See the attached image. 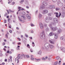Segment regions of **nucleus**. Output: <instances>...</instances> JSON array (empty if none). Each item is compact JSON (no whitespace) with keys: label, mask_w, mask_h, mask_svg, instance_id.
Wrapping results in <instances>:
<instances>
[{"label":"nucleus","mask_w":65,"mask_h":65,"mask_svg":"<svg viewBox=\"0 0 65 65\" xmlns=\"http://www.w3.org/2000/svg\"><path fill=\"white\" fill-rule=\"evenodd\" d=\"M56 13V17L58 18H60V17H61V13H60V12H59V15L58 16V13H55L54 14H55Z\"/></svg>","instance_id":"obj_4"},{"label":"nucleus","mask_w":65,"mask_h":65,"mask_svg":"<svg viewBox=\"0 0 65 65\" xmlns=\"http://www.w3.org/2000/svg\"><path fill=\"white\" fill-rule=\"evenodd\" d=\"M53 22L54 23H58V19L56 18H55L53 19Z\"/></svg>","instance_id":"obj_5"},{"label":"nucleus","mask_w":65,"mask_h":65,"mask_svg":"<svg viewBox=\"0 0 65 65\" xmlns=\"http://www.w3.org/2000/svg\"><path fill=\"white\" fill-rule=\"evenodd\" d=\"M46 30L47 31H48V30H49V29H48V28H46Z\"/></svg>","instance_id":"obj_36"},{"label":"nucleus","mask_w":65,"mask_h":65,"mask_svg":"<svg viewBox=\"0 0 65 65\" xmlns=\"http://www.w3.org/2000/svg\"><path fill=\"white\" fill-rule=\"evenodd\" d=\"M44 26H45V27H47V24H44Z\"/></svg>","instance_id":"obj_52"},{"label":"nucleus","mask_w":65,"mask_h":65,"mask_svg":"<svg viewBox=\"0 0 65 65\" xmlns=\"http://www.w3.org/2000/svg\"><path fill=\"white\" fill-rule=\"evenodd\" d=\"M10 59H11V61H12V56H10Z\"/></svg>","instance_id":"obj_40"},{"label":"nucleus","mask_w":65,"mask_h":65,"mask_svg":"<svg viewBox=\"0 0 65 65\" xmlns=\"http://www.w3.org/2000/svg\"><path fill=\"white\" fill-rule=\"evenodd\" d=\"M55 9L57 11V10H60V8H56Z\"/></svg>","instance_id":"obj_23"},{"label":"nucleus","mask_w":65,"mask_h":65,"mask_svg":"<svg viewBox=\"0 0 65 65\" xmlns=\"http://www.w3.org/2000/svg\"><path fill=\"white\" fill-rule=\"evenodd\" d=\"M53 14V13H49L48 14V16H52V15Z\"/></svg>","instance_id":"obj_17"},{"label":"nucleus","mask_w":65,"mask_h":65,"mask_svg":"<svg viewBox=\"0 0 65 65\" xmlns=\"http://www.w3.org/2000/svg\"><path fill=\"white\" fill-rule=\"evenodd\" d=\"M53 35H54V33L52 32H50L49 35V36H52Z\"/></svg>","instance_id":"obj_13"},{"label":"nucleus","mask_w":65,"mask_h":65,"mask_svg":"<svg viewBox=\"0 0 65 65\" xmlns=\"http://www.w3.org/2000/svg\"><path fill=\"white\" fill-rule=\"evenodd\" d=\"M40 7L42 9H43V8H44V5H42Z\"/></svg>","instance_id":"obj_19"},{"label":"nucleus","mask_w":65,"mask_h":65,"mask_svg":"<svg viewBox=\"0 0 65 65\" xmlns=\"http://www.w3.org/2000/svg\"><path fill=\"white\" fill-rule=\"evenodd\" d=\"M60 58V57L59 56H57L56 57V60H59Z\"/></svg>","instance_id":"obj_27"},{"label":"nucleus","mask_w":65,"mask_h":65,"mask_svg":"<svg viewBox=\"0 0 65 65\" xmlns=\"http://www.w3.org/2000/svg\"><path fill=\"white\" fill-rule=\"evenodd\" d=\"M31 27H33V26H34V25L32 23H31Z\"/></svg>","instance_id":"obj_34"},{"label":"nucleus","mask_w":65,"mask_h":65,"mask_svg":"<svg viewBox=\"0 0 65 65\" xmlns=\"http://www.w3.org/2000/svg\"><path fill=\"white\" fill-rule=\"evenodd\" d=\"M31 60H34V58H31Z\"/></svg>","instance_id":"obj_53"},{"label":"nucleus","mask_w":65,"mask_h":65,"mask_svg":"<svg viewBox=\"0 0 65 65\" xmlns=\"http://www.w3.org/2000/svg\"><path fill=\"white\" fill-rule=\"evenodd\" d=\"M37 60L39 62V61H40L41 60V59H37Z\"/></svg>","instance_id":"obj_35"},{"label":"nucleus","mask_w":65,"mask_h":65,"mask_svg":"<svg viewBox=\"0 0 65 65\" xmlns=\"http://www.w3.org/2000/svg\"><path fill=\"white\" fill-rule=\"evenodd\" d=\"M9 1L10 2V3H11V1H12V0H9Z\"/></svg>","instance_id":"obj_51"},{"label":"nucleus","mask_w":65,"mask_h":65,"mask_svg":"<svg viewBox=\"0 0 65 65\" xmlns=\"http://www.w3.org/2000/svg\"><path fill=\"white\" fill-rule=\"evenodd\" d=\"M21 43L19 42V43H18V45H19V44H21Z\"/></svg>","instance_id":"obj_60"},{"label":"nucleus","mask_w":65,"mask_h":65,"mask_svg":"<svg viewBox=\"0 0 65 65\" xmlns=\"http://www.w3.org/2000/svg\"><path fill=\"white\" fill-rule=\"evenodd\" d=\"M48 60H49V61H51V58H50V57H48Z\"/></svg>","instance_id":"obj_41"},{"label":"nucleus","mask_w":65,"mask_h":65,"mask_svg":"<svg viewBox=\"0 0 65 65\" xmlns=\"http://www.w3.org/2000/svg\"><path fill=\"white\" fill-rule=\"evenodd\" d=\"M12 44H15V41H14L13 42H12Z\"/></svg>","instance_id":"obj_43"},{"label":"nucleus","mask_w":65,"mask_h":65,"mask_svg":"<svg viewBox=\"0 0 65 65\" xmlns=\"http://www.w3.org/2000/svg\"><path fill=\"white\" fill-rule=\"evenodd\" d=\"M3 56V54L2 53H1L0 54V57H1V56Z\"/></svg>","instance_id":"obj_49"},{"label":"nucleus","mask_w":65,"mask_h":65,"mask_svg":"<svg viewBox=\"0 0 65 65\" xmlns=\"http://www.w3.org/2000/svg\"><path fill=\"white\" fill-rule=\"evenodd\" d=\"M53 2H54V3H55V2H56L57 1V0H52Z\"/></svg>","instance_id":"obj_26"},{"label":"nucleus","mask_w":65,"mask_h":65,"mask_svg":"<svg viewBox=\"0 0 65 65\" xmlns=\"http://www.w3.org/2000/svg\"><path fill=\"white\" fill-rule=\"evenodd\" d=\"M9 32H10V33H12V30H10Z\"/></svg>","instance_id":"obj_61"},{"label":"nucleus","mask_w":65,"mask_h":65,"mask_svg":"<svg viewBox=\"0 0 65 65\" xmlns=\"http://www.w3.org/2000/svg\"><path fill=\"white\" fill-rule=\"evenodd\" d=\"M39 19H41L42 18V15L40 14H39Z\"/></svg>","instance_id":"obj_16"},{"label":"nucleus","mask_w":65,"mask_h":65,"mask_svg":"<svg viewBox=\"0 0 65 65\" xmlns=\"http://www.w3.org/2000/svg\"><path fill=\"white\" fill-rule=\"evenodd\" d=\"M40 37L41 39H43L45 38V34H44V31L43 30L42 32L41 33Z\"/></svg>","instance_id":"obj_1"},{"label":"nucleus","mask_w":65,"mask_h":65,"mask_svg":"<svg viewBox=\"0 0 65 65\" xmlns=\"http://www.w3.org/2000/svg\"><path fill=\"white\" fill-rule=\"evenodd\" d=\"M58 6H60V7H62L63 6V4L62 3H60L59 4V5H58Z\"/></svg>","instance_id":"obj_15"},{"label":"nucleus","mask_w":65,"mask_h":65,"mask_svg":"<svg viewBox=\"0 0 65 65\" xmlns=\"http://www.w3.org/2000/svg\"><path fill=\"white\" fill-rule=\"evenodd\" d=\"M8 34H7L5 35L6 37V38H8Z\"/></svg>","instance_id":"obj_28"},{"label":"nucleus","mask_w":65,"mask_h":65,"mask_svg":"<svg viewBox=\"0 0 65 65\" xmlns=\"http://www.w3.org/2000/svg\"><path fill=\"white\" fill-rule=\"evenodd\" d=\"M55 39H57L58 37V35L57 34H55Z\"/></svg>","instance_id":"obj_14"},{"label":"nucleus","mask_w":65,"mask_h":65,"mask_svg":"<svg viewBox=\"0 0 65 65\" xmlns=\"http://www.w3.org/2000/svg\"><path fill=\"white\" fill-rule=\"evenodd\" d=\"M45 21L47 23H48L50 21V20L48 19L47 17H46L45 19Z\"/></svg>","instance_id":"obj_9"},{"label":"nucleus","mask_w":65,"mask_h":65,"mask_svg":"<svg viewBox=\"0 0 65 65\" xmlns=\"http://www.w3.org/2000/svg\"><path fill=\"white\" fill-rule=\"evenodd\" d=\"M49 20H52V18L51 17H47Z\"/></svg>","instance_id":"obj_20"},{"label":"nucleus","mask_w":65,"mask_h":65,"mask_svg":"<svg viewBox=\"0 0 65 65\" xmlns=\"http://www.w3.org/2000/svg\"><path fill=\"white\" fill-rule=\"evenodd\" d=\"M43 4L44 6H47V3L45 1H44L43 3Z\"/></svg>","instance_id":"obj_8"},{"label":"nucleus","mask_w":65,"mask_h":65,"mask_svg":"<svg viewBox=\"0 0 65 65\" xmlns=\"http://www.w3.org/2000/svg\"><path fill=\"white\" fill-rule=\"evenodd\" d=\"M22 13L23 15H25L26 14V13L24 12H22Z\"/></svg>","instance_id":"obj_30"},{"label":"nucleus","mask_w":65,"mask_h":65,"mask_svg":"<svg viewBox=\"0 0 65 65\" xmlns=\"http://www.w3.org/2000/svg\"><path fill=\"white\" fill-rule=\"evenodd\" d=\"M60 39L61 40H63L64 39V37H61L60 38Z\"/></svg>","instance_id":"obj_32"},{"label":"nucleus","mask_w":65,"mask_h":65,"mask_svg":"<svg viewBox=\"0 0 65 65\" xmlns=\"http://www.w3.org/2000/svg\"><path fill=\"white\" fill-rule=\"evenodd\" d=\"M27 46L28 48H30V45H29V44H28L27 45Z\"/></svg>","instance_id":"obj_31"},{"label":"nucleus","mask_w":65,"mask_h":65,"mask_svg":"<svg viewBox=\"0 0 65 65\" xmlns=\"http://www.w3.org/2000/svg\"><path fill=\"white\" fill-rule=\"evenodd\" d=\"M23 2H24V0H21V1L20 2V3H21V4H22L23 3Z\"/></svg>","instance_id":"obj_22"},{"label":"nucleus","mask_w":65,"mask_h":65,"mask_svg":"<svg viewBox=\"0 0 65 65\" xmlns=\"http://www.w3.org/2000/svg\"><path fill=\"white\" fill-rule=\"evenodd\" d=\"M63 26H65V23H63Z\"/></svg>","instance_id":"obj_64"},{"label":"nucleus","mask_w":65,"mask_h":65,"mask_svg":"<svg viewBox=\"0 0 65 65\" xmlns=\"http://www.w3.org/2000/svg\"><path fill=\"white\" fill-rule=\"evenodd\" d=\"M50 48H53V46L52 45L50 44Z\"/></svg>","instance_id":"obj_21"},{"label":"nucleus","mask_w":65,"mask_h":65,"mask_svg":"<svg viewBox=\"0 0 65 65\" xmlns=\"http://www.w3.org/2000/svg\"><path fill=\"white\" fill-rule=\"evenodd\" d=\"M18 39H19V41H21V39L19 38H18Z\"/></svg>","instance_id":"obj_54"},{"label":"nucleus","mask_w":65,"mask_h":65,"mask_svg":"<svg viewBox=\"0 0 65 65\" xmlns=\"http://www.w3.org/2000/svg\"><path fill=\"white\" fill-rule=\"evenodd\" d=\"M42 53V52L41 51H40L39 52H38V54L39 55H40L41 54V53Z\"/></svg>","instance_id":"obj_18"},{"label":"nucleus","mask_w":65,"mask_h":65,"mask_svg":"<svg viewBox=\"0 0 65 65\" xmlns=\"http://www.w3.org/2000/svg\"><path fill=\"white\" fill-rule=\"evenodd\" d=\"M5 44V43H3V45H4Z\"/></svg>","instance_id":"obj_62"},{"label":"nucleus","mask_w":65,"mask_h":65,"mask_svg":"<svg viewBox=\"0 0 65 65\" xmlns=\"http://www.w3.org/2000/svg\"><path fill=\"white\" fill-rule=\"evenodd\" d=\"M17 50H20V48L17 47Z\"/></svg>","instance_id":"obj_59"},{"label":"nucleus","mask_w":65,"mask_h":65,"mask_svg":"<svg viewBox=\"0 0 65 65\" xmlns=\"http://www.w3.org/2000/svg\"><path fill=\"white\" fill-rule=\"evenodd\" d=\"M33 32H33V30H31V33H33Z\"/></svg>","instance_id":"obj_63"},{"label":"nucleus","mask_w":65,"mask_h":65,"mask_svg":"<svg viewBox=\"0 0 65 65\" xmlns=\"http://www.w3.org/2000/svg\"><path fill=\"white\" fill-rule=\"evenodd\" d=\"M29 14H27L26 15V16L27 17V18L28 17H29Z\"/></svg>","instance_id":"obj_46"},{"label":"nucleus","mask_w":65,"mask_h":65,"mask_svg":"<svg viewBox=\"0 0 65 65\" xmlns=\"http://www.w3.org/2000/svg\"><path fill=\"white\" fill-rule=\"evenodd\" d=\"M62 3L61 2V1H59L58 2L57 4L58 5H59V4H60V3Z\"/></svg>","instance_id":"obj_25"},{"label":"nucleus","mask_w":65,"mask_h":65,"mask_svg":"<svg viewBox=\"0 0 65 65\" xmlns=\"http://www.w3.org/2000/svg\"><path fill=\"white\" fill-rule=\"evenodd\" d=\"M58 64V62H56L54 63V64L55 65H57V64Z\"/></svg>","instance_id":"obj_37"},{"label":"nucleus","mask_w":65,"mask_h":65,"mask_svg":"<svg viewBox=\"0 0 65 65\" xmlns=\"http://www.w3.org/2000/svg\"><path fill=\"white\" fill-rule=\"evenodd\" d=\"M50 44L48 43H45L44 44L45 47L46 48V49H48L49 48V47L50 46Z\"/></svg>","instance_id":"obj_3"},{"label":"nucleus","mask_w":65,"mask_h":65,"mask_svg":"<svg viewBox=\"0 0 65 65\" xmlns=\"http://www.w3.org/2000/svg\"><path fill=\"white\" fill-rule=\"evenodd\" d=\"M10 18H8V22H9V21H10Z\"/></svg>","instance_id":"obj_56"},{"label":"nucleus","mask_w":65,"mask_h":65,"mask_svg":"<svg viewBox=\"0 0 65 65\" xmlns=\"http://www.w3.org/2000/svg\"><path fill=\"white\" fill-rule=\"evenodd\" d=\"M57 33L60 34L62 32V30L61 29H59L57 31Z\"/></svg>","instance_id":"obj_10"},{"label":"nucleus","mask_w":65,"mask_h":65,"mask_svg":"<svg viewBox=\"0 0 65 65\" xmlns=\"http://www.w3.org/2000/svg\"><path fill=\"white\" fill-rule=\"evenodd\" d=\"M18 59H20V57L19 56H18Z\"/></svg>","instance_id":"obj_55"},{"label":"nucleus","mask_w":65,"mask_h":65,"mask_svg":"<svg viewBox=\"0 0 65 65\" xmlns=\"http://www.w3.org/2000/svg\"><path fill=\"white\" fill-rule=\"evenodd\" d=\"M42 60H45V59L44 57H43L42 58Z\"/></svg>","instance_id":"obj_47"},{"label":"nucleus","mask_w":65,"mask_h":65,"mask_svg":"<svg viewBox=\"0 0 65 65\" xmlns=\"http://www.w3.org/2000/svg\"><path fill=\"white\" fill-rule=\"evenodd\" d=\"M31 18L30 16H29L27 17L28 19H30Z\"/></svg>","instance_id":"obj_39"},{"label":"nucleus","mask_w":65,"mask_h":65,"mask_svg":"<svg viewBox=\"0 0 65 65\" xmlns=\"http://www.w3.org/2000/svg\"><path fill=\"white\" fill-rule=\"evenodd\" d=\"M49 42H50V43H51V44H54V42H53L52 41H51V40H50Z\"/></svg>","instance_id":"obj_24"},{"label":"nucleus","mask_w":65,"mask_h":65,"mask_svg":"<svg viewBox=\"0 0 65 65\" xmlns=\"http://www.w3.org/2000/svg\"><path fill=\"white\" fill-rule=\"evenodd\" d=\"M62 16V18H64L65 16H64V15H61Z\"/></svg>","instance_id":"obj_38"},{"label":"nucleus","mask_w":65,"mask_h":65,"mask_svg":"<svg viewBox=\"0 0 65 65\" xmlns=\"http://www.w3.org/2000/svg\"><path fill=\"white\" fill-rule=\"evenodd\" d=\"M25 36L26 37H28V35L26 34H25Z\"/></svg>","instance_id":"obj_33"},{"label":"nucleus","mask_w":65,"mask_h":65,"mask_svg":"<svg viewBox=\"0 0 65 65\" xmlns=\"http://www.w3.org/2000/svg\"><path fill=\"white\" fill-rule=\"evenodd\" d=\"M7 13H6L4 15V16L5 17H6V16H7Z\"/></svg>","instance_id":"obj_42"},{"label":"nucleus","mask_w":65,"mask_h":65,"mask_svg":"<svg viewBox=\"0 0 65 65\" xmlns=\"http://www.w3.org/2000/svg\"><path fill=\"white\" fill-rule=\"evenodd\" d=\"M48 10H45L43 11L42 13L43 14H47L48 13Z\"/></svg>","instance_id":"obj_6"},{"label":"nucleus","mask_w":65,"mask_h":65,"mask_svg":"<svg viewBox=\"0 0 65 65\" xmlns=\"http://www.w3.org/2000/svg\"><path fill=\"white\" fill-rule=\"evenodd\" d=\"M19 20L21 22H22V23H24V21L22 20L19 19Z\"/></svg>","instance_id":"obj_29"},{"label":"nucleus","mask_w":65,"mask_h":65,"mask_svg":"<svg viewBox=\"0 0 65 65\" xmlns=\"http://www.w3.org/2000/svg\"><path fill=\"white\" fill-rule=\"evenodd\" d=\"M21 17H23V18H24L25 16H23V15L21 16Z\"/></svg>","instance_id":"obj_58"},{"label":"nucleus","mask_w":65,"mask_h":65,"mask_svg":"<svg viewBox=\"0 0 65 65\" xmlns=\"http://www.w3.org/2000/svg\"><path fill=\"white\" fill-rule=\"evenodd\" d=\"M61 61H60V60L59 61V64H59V65H60V64H61V63H61Z\"/></svg>","instance_id":"obj_50"},{"label":"nucleus","mask_w":65,"mask_h":65,"mask_svg":"<svg viewBox=\"0 0 65 65\" xmlns=\"http://www.w3.org/2000/svg\"><path fill=\"white\" fill-rule=\"evenodd\" d=\"M49 8H54V6L52 5H49Z\"/></svg>","instance_id":"obj_12"},{"label":"nucleus","mask_w":65,"mask_h":65,"mask_svg":"<svg viewBox=\"0 0 65 65\" xmlns=\"http://www.w3.org/2000/svg\"><path fill=\"white\" fill-rule=\"evenodd\" d=\"M32 44H34V45L33 46H33V47H34V46H35V44H34V42H32Z\"/></svg>","instance_id":"obj_45"},{"label":"nucleus","mask_w":65,"mask_h":65,"mask_svg":"<svg viewBox=\"0 0 65 65\" xmlns=\"http://www.w3.org/2000/svg\"><path fill=\"white\" fill-rule=\"evenodd\" d=\"M60 49L61 50H62L63 52H65V48L63 47H61Z\"/></svg>","instance_id":"obj_11"},{"label":"nucleus","mask_w":65,"mask_h":65,"mask_svg":"<svg viewBox=\"0 0 65 65\" xmlns=\"http://www.w3.org/2000/svg\"><path fill=\"white\" fill-rule=\"evenodd\" d=\"M39 24H40V28H41V29H43V24H42V23H40Z\"/></svg>","instance_id":"obj_7"},{"label":"nucleus","mask_w":65,"mask_h":65,"mask_svg":"<svg viewBox=\"0 0 65 65\" xmlns=\"http://www.w3.org/2000/svg\"><path fill=\"white\" fill-rule=\"evenodd\" d=\"M49 26L51 29L53 30V31H56L58 29V28L57 27H54L52 26V25L51 24H49Z\"/></svg>","instance_id":"obj_2"},{"label":"nucleus","mask_w":65,"mask_h":65,"mask_svg":"<svg viewBox=\"0 0 65 65\" xmlns=\"http://www.w3.org/2000/svg\"><path fill=\"white\" fill-rule=\"evenodd\" d=\"M9 11L10 12H12V11L11 10H9Z\"/></svg>","instance_id":"obj_57"},{"label":"nucleus","mask_w":65,"mask_h":65,"mask_svg":"<svg viewBox=\"0 0 65 65\" xmlns=\"http://www.w3.org/2000/svg\"><path fill=\"white\" fill-rule=\"evenodd\" d=\"M26 57L27 58H29L30 57H29V56L28 55H27L26 56Z\"/></svg>","instance_id":"obj_48"},{"label":"nucleus","mask_w":65,"mask_h":65,"mask_svg":"<svg viewBox=\"0 0 65 65\" xmlns=\"http://www.w3.org/2000/svg\"><path fill=\"white\" fill-rule=\"evenodd\" d=\"M4 23H6V22L7 21V20H4Z\"/></svg>","instance_id":"obj_44"}]
</instances>
